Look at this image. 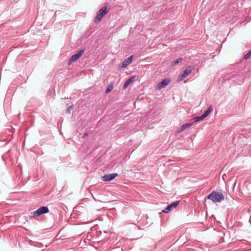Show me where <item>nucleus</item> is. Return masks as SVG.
Instances as JSON below:
<instances>
[{"label":"nucleus","instance_id":"nucleus-9","mask_svg":"<svg viewBox=\"0 0 251 251\" xmlns=\"http://www.w3.org/2000/svg\"><path fill=\"white\" fill-rule=\"evenodd\" d=\"M135 78V76H132V77L129 78V79H127L125 81V82L123 85V89H126L128 87V86L129 85L130 83L134 81Z\"/></svg>","mask_w":251,"mask_h":251},{"label":"nucleus","instance_id":"nucleus-17","mask_svg":"<svg viewBox=\"0 0 251 251\" xmlns=\"http://www.w3.org/2000/svg\"><path fill=\"white\" fill-rule=\"evenodd\" d=\"M112 88H113L112 87H111V88H110V87L107 88L105 91V93H109L112 90Z\"/></svg>","mask_w":251,"mask_h":251},{"label":"nucleus","instance_id":"nucleus-14","mask_svg":"<svg viewBox=\"0 0 251 251\" xmlns=\"http://www.w3.org/2000/svg\"><path fill=\"white\" fill-rule=\"evenodd\" d=\"M182 58L179 57L176 59V60H174L171 62V66H174L177 64L178 63L180 62L182 60Z\"/></svg>","mask_w":251,"mask_h":251},{"label":"nucleus","instance_id":"nucleus-13","mask_svg":"<svg viewBox=\"0 0 251 251\" xmlns=\"http://www.w3.org/2000/svg\"><path fill=\"white\" fill-rule=\"evenodd\" d=\"M204 117L201 115L200 116H197L194 117L192 120L194 121V122H198L204 119Z\"/></svg>","mask_w":251,"mask_h":251},{"label":"nucleus","instance_id":"nucleus-7","mask_svg":"<svg viewBox=\"0 0 251 251\" xmlns=\"http://www.w3.org/2000/svg\"><path fill=\"white\" fill-rule=\"evenodd\" d=\"M118 176L117 173H112L106 174L102 177V180L103 181H109L113 180Z\"/></svg>","mask_w":251,"mask_h":251},{"label":"nucleus","instance_id":"nucleus-2","mask_svg":"<svg viewBox=\"0 0 251 251\" xmlns=\"http://www.w3.org/2000/svg\"><path fill=\"white\" fill-rule=\"evenodd\" d=\"M107 12L108 10L107 9V7H102L97 12V15L95 18V22L96 23L100 22L101 20L102 17L106 15Z\"/></svg>","mask_w":251,"mask_h":251},{"label":"nucleus","instance_id":"nucleus-16","mask_svg":"<svg viewBox=\"0 0 251 251\" xmlns=\"http://www.w3.org/2000/svg\"><path fill=\"white\" fill-rule=\"evenodd\" d=\"M72 108H73V106H69L68 108L66 110V112L68 113H70Z\"/></svg>","mask_w":251,"mask_h":251},{"label":"nucleus","instance_id":"nucleus-8","mask_svg":"<svg viewBox=\"0 0 251 251\" xmlns=\"http://www.w3.org/2000/svg\"><path fill=\"white\" fill-rule=\"evenodd\" d=\"M84 53V50H81L79 51H78L76 53L73 55L70 58V61L71 62H74L76 60H77L79 58L80 56H82L83 53Z\"/></svg>","mask_w":251,"mask_h":251},{"label":"nucleus","instance_id":"nucleus-3","mask_svg":"<svg viewBox=\"0 0 251 251\" xmlns=\"http://www.w3.org/2000/svg\"><path fill=\"white\" fill-rule=\"evenodd\" d=\"M49 211V209L47 206H42L37 210L31 213L33 217L39 216L43 214L47 213Z\"/></svg>","mask_w":251,"mask_h":251},{"label":"nucleus","instance_id":"nucleus-4","mask_svg":"<svg viewBox=\"0 0 251 251\" xmlns=\"http://www.w3.org/2000/svg\"><path fill=\"white\" fill-rule=\"evenodd\" d=\"M180 201H177L175 202H172L170 204L168 205L164 210H162V212L165 213H167L170 211L173 210L174 208H176L177 206L179 204Z\"/></svg>","mask_w":251,"mask_h":251},{"label":"nucleus","instance_id":"nucleus-12","mask_svg":"<svg viewBox=\"0 0 251 251\" xmlns=\"http://www.w3.org/2000/svg\"><path fill=\"white\" fill-rule=\"evenodd\" d=\"M213 107L211 105H210L206 110L202 114L204 118H206L208 115L212 111Z\"/></svg>","mask_w":251,"mask_h":251},{"label":"nucleus","instance_id":"nucleus-10","mask_svg":"<svg viewBox=\"0 0 251 251\" xmlns=\"http://www.w3.org/2000/svg\"><path fill=\"white\" fill-rule=\"evenodd\" d=\"M132 57L133 56L131 55L126 59L122 63V67H126L127 65H129L132 61Z\"/></svg>","mask_w":251,"mask_h":251},{"label":"nucleus","instance_id":"nucleus-6","mask_svg":"<svg viewBox=\"0 0 251 251\" xmlns=\"http://www.w3.org/2000/svg\"><path fill=\"white\" fill-rule=\"evenodd\" d=\"M170 82V80L169 79H164L160 82L158 83V84L156 85L155 87V89L156 90H161L162 88H164L167 85H168L169 84Z\"/></svg>","mask_w":251,"mask_h":251},{"label":"nucleus","instance_id":"nucleus-19","mask_svg":"<svg viewBox=\"0 0 251 251\" xmlns=\"http://www.w3.org/2000/svg\"><path fill=\"white\" fill-rule=\"evenodd\" d=\"M88 135L87 133H84L83 135V138H85Z\"/></svg>","mask_w":251,"mask_h":251},{"label":"nucleus","instance_id":"nucleus-5","mask_svg":"<svg viewBox=\"0 0 251 251\" xmlns=\"http://www.w3.org/2000/svg\"><path fill=\"white\" fill-rule=\"evenodd\" d=\"M194 67L192 66L188 67L183 72V73L179 76V78L180 80H183L186 77L194 70Z\"/></svg>","mask_w":251,"mask_h":251},{"label":"nucleus","instance_id":"nucleus-15","mask_svg":"<svg viewBox=\"0 0 251 251\" xmlns=\"http://www.w3.org/2000/svg\"><path fill=\"white\" fill-rule=\"evenodd\" d=\"M251 56V50L244 56V58L247 59Z\"/></svg>","mask_w":251,"mask_h":251},{"label":"nucleus","instance_id":"nucleus-18","mask_svg":"<svg viewBox=\"0 0 251 251\" xmlns=\"http://www.w3.org/2000/svg\"><path fill=\"white\" fill-rule=\"evenodd\" d=\"M35 246H37L38 247L42 248L43 247V245L41 243H37L36 244Z\"/></svg>","mask_w":251,"mask_h":251},{"label":"nucleus","instance_id":"nucleus-11","mask_svg":"<svg viewBox=\"0 0 251 251\" xmlns=\"http://www.w3.org/2000/svg\"><path fill=\"white\" fill-rule=\"evenodd\" d=\"M193 125L192 123H187L183 124L178 130V132H182L186 128L190 127Z\"/></svg>","mask_w":251,"mask_h":251},{"label":"nucleus","instance_id":"nucleus-1","mask_svg":"<svg viewBox=\"0 0 251 251\" xmlns=\"http://www.w3.org/2000/svg\"><path fill=\"white\" fill-rule=\"evenodd\" d=\"M206 199L211 200L214 203L220 202L224 200V196L221 193L213 191L207 196Z\"/></svg>","mask_w":251,"mask_h":251}]
</instances>
